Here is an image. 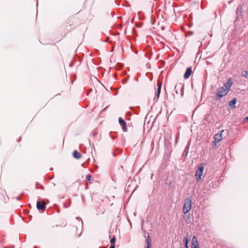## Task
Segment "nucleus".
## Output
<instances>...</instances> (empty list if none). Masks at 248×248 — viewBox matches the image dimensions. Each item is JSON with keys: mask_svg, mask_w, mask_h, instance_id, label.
<instances>
[{"mask_svg": "<svg viewBox=\"0 0 248 248\" xmlns=\"http://www.w3.org/2000/svg\"><path fill=\"white\" fill-rule=\"evenodd\" d=\"M228 93V91L225 90L224 87L219 88L217 91L216 93V96L215 97V101L220 100V99L223 96H225Z\"/></svg>", "mask_w": 248, "mask_h": 248, "instance_id": "1", "label": "nucleus"}, {"mask_svg": "<svg viewBox=\"0 0 248 248\" xmlns=\"http://www.w3.org/2000/svg\"><path fill=\"white\" fill-rule=\"evenodd\" d=\"M191 208V200L189 198H186L185 201L183 206V212L184 214L187 213Z\"/></svg>", "mask_w": 248, "mask_h": 248, "instance_id": "2", "label": "nucleus"}, {"mask_svg": "<svg viewBox=\"0 0 248 248\" xmlns=\"http://www.w3.org/2000/svg\"><path fill=\"white\" fill-rule=\"evenodd\" d=\"M203 164H201L199 167L196 172V177L198 181L201 179V176L203 174L204 170Z\"/></svg>", "mask_w": 248, "mask_h": 248, "instance_id": "3", "label": "nucleus"}, {"mask_svg": "<svg viewBox=\"0 0 248 248\" xmlns=\"http://www.w3.org/2000/svg\"><path fill=\"white\" fill-rule=\"evenodd\" d=\"M46 203L44 202H41L37 201L36 203V207L38 210L44 211L46 209Z\"/></svg>", "mask_w": 248, "mask_h": 248, "instance_id": "4", "label": "nucleus"}, {"mask_svg": "<svg viewBox=\"0 0 248 248\" xmlns=\"http://www.w3.org/2000/svg\"><path fill=\"white\" fill-rule=\"evenodd\" d=\"M118 122L122 126V129L124 131H126V124L125 121L121 117L118 119Z\"/></svg>", "mask_w": 248, "mask_h": 248, "instance_id": "5", "label": "nucleus"}, {"mask_svg": "<svg viewBox=\"0 0 248 248\" xmlns=\"http://www.w3.org/2000/svg\"><path fill=\"white\" fill-rule=\"evenodd\" d=\"M178 89H180L181 92V95L183 96L184 94V92H183V90L184 89V85L182 84L181 83H179L175 85V93L177 94L178 93Z\"/></svg>", "mask_w": 248, "mask_h": 248, "instance_id": "6", "label": "nucleus"}, {"mask_svg": "<svg viewBox=\"0 0 248 248\" xmlns=\"http://www.w3.org/2000/svg\"><path fill=\"white\" fill-rule=\"evenodd\" d=\"M192 73V70L191 67H187L186 69V72L184 74V78L185 79H187L189 78L191 74Z\"/></svg>", "mask_w": 248, "mask_h": 248, "instance_id": "7", "label": "nucleus"}, {"mask_svg": "<svg viewBox=\"0 0 248 248\" xmlns=\"http://www.w3.org/2000/svg\"><path fill=\"white\" fill-rule=\"evenodd\" d=\"M224 131V130L220 131L215 136V141L214 142H218L222 139V133Z\"/></svg>", "mask_w": 248, "mask_h": 248, "instance_id": "8", "label": "nucleus"}, {"mask_svg": "<svg viewBox=\"0 0 248 248\" xmlns=\"http://www.w3.org/2000/svg\"><path fill=\"white\" fill-rule=\"evenodd\" d=\"M232 82L231 80V79H229L227 82L224 84V85H223V86H222V87H224V88H225V90H227L228 91V92L229 91V90H230V89L231 88V87H232Z\"/></svg>", "mask_w": 248, "mask_h": 248, "instance_id": "9", "label": "nucleus"}, {"mask_svg": "<svg viewBox=\"0 0 248 248\" xmlns=\"http://www.w3.org/2000/svg\"><path fill=\"white\" fill-rule=\"evenodd\" d=\"M237 99L236 98H233L232 100L229 102V105L232 108H234L235 107V104L237 102Z\"/></svg>", "mask_w": 248, "mask_h": 248, "instance_id": "10", "label": "nucleus"}, {"mask_svg": "<svg viewBox=\"0 0 248 248\" xmlns=\"http://www.w3.org/2000/svg\"><path fill=\"white\" fill-rule=\"evenodd\" d=\"M73 156L76 159H79L81 157V154L76 150L73 153Z\"/></svg>", "mask_w": 248, "mask_h": 248, "instance_id": "11", "label": "nucleus"}, {"mask_svg": "<svg viewBox=\"0 0 248 248\" xmlns=\"http://www.w3.org/2000/svg\"><path fill=\"white\" fill-rule=\"evenodd\" d=\"M190 240V237H184V245H185V248H188V243H189V242Z\"/></svg>", "mask_w": 248, "mask_h": 248, "instance_id": "12", "label": "nucleus"}, {"mask_svg": "<svg viewBox=\"0 0 248 248\" xmlns=\"http://www.w3.org/2000/svg\"><path fill=\"white\" fill-rule=\"evenodd\" d=\"M146 243L147 246L146 248H151V240L150 237V236L148 235L147 239H146Z\"/></svg>", "mask_w": 248, "mask_h": 248, "instance_id": "13", "label": "nucleus"}, {"mask_svg": "<svg viewBox=\"0 0 248 248\" xmlns=\"http://www.w3.org/2000/svg\"><path fill=\"white\" fill-rule=\"evenodd\" d=\"M162 83L160 82L157 84V89L156 92L160 93Z\"/></svg>", "mask_w": 248, "mask_h": 248, "instance_id": "14", "label": "nucleus"}, {"mask_svg": "<svg viewBox=\"0 0 248 248\" xmlns=\"http://www.w3.org/2000/svg\"><path fill=\"white\" fill-rule=\"evenodd\" d=\"M195 243H198L196 237L195 236H194L192 239V245H194Z\"/></svg>", "mask_w": 248, "mask_h": 248, "instance_id": "15", "label": "nucleus"}, {"mask_svg": "<svg viewBox=\"0 0 248 248\" xmlns=\"http://www.w3.org/2000/svg\"><path fill=\"white\" fill-rule=\"evenodd\" d=\"M115 241H116V238L114 236L113 237H112L111 238L110 241V243L111 244L115 245Z\"/></svg>", "mask_w": 248, "mask_h": 248, "instance_id": "16", "label": "nucleus"}, {"mask_svg": "<svg viewBox=\"0 0 248 248\" xmlns=\"http://www.w3.org/2000/svg\"><path fill=\"white\" fill-rule=\"evenodd\" d=\"M242 75L243 77L246 78L248 77V71H244L242 73Z\"/></svg>", "mask_w": 248, "mask_h": 248, "instance_id": "17", "label": "nucleus"}, {"mask_svg": "<svg viewBox=\"0 0 248 248\" xmlns=\"http://www.w3.org/2000/svg\"><path fill=\"white\" fill-rule=\"evenodd\" d=\"M241 7H240V6H238V7L237 8L236 13L237 14H238L239 12H241Z\"/></svg>", "mask_w": 248, "mask_h": 248, "instance_id": "18", "label": "nucleus"}, {"mask_svg": "<svg viewBox=\"0 0 248 248\" xmlns=\"http://www.w3.org/2000/svg\"><path fill=\"white\" fill-rule=\"evenodd\" d=\"M192 248H199L198 244L197 243L195 245H192Z\"/></svg>", "mask_w": 248, "mask_h": 248, "instance_id": "19", "label": "nucleus"}, {"mask_svg": "<svg viewBox=\"0 0 248 248\" xmlns=\"http://www.w3.org/2000/svg\"><path fill=\"white\" fill-rule=\"evenodd\" d=\"M86 179H87L88 181L91 180V176L90 175H87Z\"/></svg>", "mask_w": 248, "mask_h": 248, "instance_id": "20", "label": "nucleus"}, {"mask_svg": "<svg viewBox=\"0 0 248 248\" xmlns=\"http://www.w3.org/2000/svg\"><path fill=\"white\" fill-rule=\"evenodd\" d=\"M92 135L93 137H95L96 135H97V133L96 132H93L92 133Z\"/></svg>", "mask_w": 248, "mask_h": 248, "instance_id": "21", "label": "nucleus"}, {"mask_svg": "<svg viewBox=\"0 0 248 248\" xmlns=\"http://www.w3.org/2000/svg\"><path fill=\"white\" fill-rule=\"evenodd\" d=\"M159 95H160V93H158L156 92L155 98L156 97L157 100L159 98Z\"/></svg>", "mask_w": 248, "mask_h": 248, "instance_id": "22", "label": "nucleus"}, {"mask_svg": "<svg viewBox=\"0 0 248 248\" xmlns=\"http://www.w3.org/2000/svg\"><path fill=\"white\" fill-rule=\"evenodd\" d=\"M159 95H160V93H158L156 92L155 98L156 97L157 100L159 98Z\"/></svg>", "mask_w": 248, "mask_h": 248, "instance_id": "23", "label": "nucleus"}, {"mask_svg": "<svg viewBox=\"0 0 248 248\" xmlns=\"http://www.w3.org/2000/svg\"><path fill=\"white\" fill-rule=\"evenodd\" d=\"M126 82H127V79H123L122 80V82H123V84H125Z\"/></svg>", "mask_w": 248, "mask_h": 248, "instance_id": "24", "label": "nucleus"}, {"mask_svg": "<svg viewBox=\"0 0 248 248\" xmlns=\"http://www.w3.org/2000/svg\"><path fill=\"white\" fill-rule=\"evenodd\" d=\"M109 248H115V245L111 244Z\"/></svg>", "mask_w": 248, "mask_h": 248, "instance_id": "25", "label": "nucleus"}, {"mask_svg": "<svg viewBox=\"0 0 248 248\" xmlns=\"http://www.w3.org/2000/svg\"><path fill=\"white\" fill-rule=\"evenodd\" d=\"M76 219H80L81 220V221H82V219L80 217H77ZM81 222H82V221H81ZM81 223L82 224V222H81Z\"/></svg>", "mask_w": 248, "mask_h": 248, "instance_id": "26", "label": "nucleus"}, {"mask_svg": "<svg viewBox=\"0 0 248 248\" xmlns=\"http://www.w3.org/2000/svg\"><path fill=\"white\" fill-rule=\"evenodd\" d=\"M186 149H185V151L186 152V154L188 153V149L186 150Z\"/></svg>", "mask_w": 248, "mask_h": 248, "instance_id": "27", "label": "nucleus"}, {"mask_svg": "<svg viewBox=\"0 0 248 248\" xmlns=\"http://www.w3.org/2000/svg\"><path fill=\"white\" fill-rule=\"evenodd\" d=\"M186 149H185V151L186 152V154L188 153V149L186 150Z\"/></svg>", "mask_w": 248, "mask_h": 248, "instance_id": "28", "label": "nucleus"}, {"mask_svg": "<svg viewBox=\"0 0 248 248\" xmlns=\"http://www.w3.org/2000/svg\"><path fill=\"white\" fill-rule=\"evenodd\" d=\"M186 149H185V151L186 152V154L188 153V149L186 150Z\"/></svg>", "mask_w": 248, "mask_h": 248, "instance_id": "29", "label": "nucleus"}, {"mask_svg": "<svg viewBox=\"0 0 248 248\" xmlns=\"http://www.w3.org/2000/svg\"><path fill=\"white\" fill-rule=\"evenodd\" d=\"M245 119L246 120L248 121V116L247 117H246Z\"/></svg>", "mask_w": 248, "mask_h": 248, "instance_id": "30", "label": "nucleus"}, {"mask_svg": "<svg viewBox=\"0 0 248 248\" xmlns=\"http://www.w3.org/2000/svg\"><path fill=\"white\" fill-rule=\"evenodd\" d=\"M16 199H17V200H19V197H17L16 198Z\"/></svg>", "mask_w": 248, "mask_h": 248, "instance_id": "31", "label": "nucleus"}, {"mask_svg": "<svg viewBox=\"0 0 248 248\" xmlns=\"http://www.w3.org/2000/svg\"><path fill=\"white\" fill-rule=\"evenodd\" d=\"M36 5L37 6L38 5V0H37V1H36Z\"/></svg>", "mask_w": 248, "mask_h": 248, "instance_id": "32", "label": "nucleus"}, {"mask_svg": "<svg viewBox=\"0 0 248 248\" xmlns=\"http://www.w3.org/2000/svg\"><path fill=\"white\" fill-rule=\"evenodd\" d=\"M21 140V138H19L18 141H19Z\"/></svg>", "mask_w": 248, "mask_h": 248, "instance_id": "33", "label": "nucleus"}, {"mask_svg": "<svg viewBox=\"0 0 248 248\" xmlns=\"http://www.w3.org/2000/svg\"><path fill=\"white\" fill-rule=\"evenodd\" d=\"M179 248H182L181 247Z\"/></svg>", "mask_w": 248, "mask_h": 248, "instance_id": "34", "label": "nucleus"}]
</instances>
